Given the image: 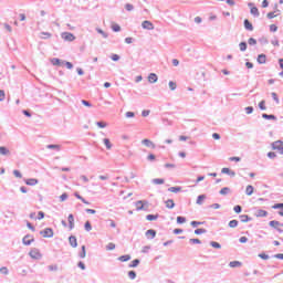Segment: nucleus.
I'll return each mask as SVG.
<instances>
[{
  "label": "nucleus",
  "mask_w": 283,
  "mask_h": 283,
  "mask_svg": "<svg viewBox=\"0 0 283 283\" xmlns=\"http://www.w3.org/2000/svg\"><path fill=\"white\" fill-rule=\"evenodd\" d=\"M174 207H176V203L174 202L172 199L166 200V208L167 209H174Z\"/></svg>",
  "instance_id": "26"
},
{
  "label": "nucleus",
  "mask_w": 283,
  "mask_h": 283,
  "mask_svg": "<svg viewBox=\"0 0 283 283\" xmlns=\"http://www.w3.org/2000/svg\"><path fill=\"white\" fill-rule=\"evenodd\" d=\"M168 191H170V193H178L179 191H182L181 187H170L168 188Z\"/></svg>",
  "instance_id": "30"
},
{
  "label": "nucleus",
  "mask_w": 283,
  "mask_h": 283,
  "mask_svg": "<svg viewBox=\"0 0 283 283\" xmlns=\"http://www.w3.org/2000/svg\"><path fill=\"white\" fill-rule=\"evenodd\" d=\"M104 145L106 149H112V142L108 138H104Z\"/></svg>",
  "instance_id": "46"
},
{
  "label": "nucleus",
  "mask_w": 283,
  "mask_h": 283,
  "mask_svg": "<svg viewBox=\"0 0 283 283\" xmlns=\"http://www.w3.org/2000/svg\"><path fill=\"white\" fill-rule=\"evenodd\" d=\"M230 191H231V188L224 187V188H222V189L219 191V193H220L221 196H227Z\"/></svg>",
  "instance_id": "35"
},
{
  "label": "nucleus",
  "mask_w": 283,
  "mask_h": 283,
  "mask_svg": "<svg viewBox=\"0 0 283 283\" xmlns=\"http://www.w3.org/2000/svg\"><path fill=\"white\" fill-rule=\"evenodd\" d=\"M221 174H227L228 176H230L231 178H235V171L229 169V168H222L221 169Z\"/></svg>",
  "instance_id": "15"
},
{
  "label": "nucleus",
  "mask_w": 283,
  "mask_h": 283,
  "mask_svg": "<svg viewBox=\"0 0 283 283\" xmlns=\"http://www.w3.org/2000/svg\"><path fill=\"white\" fill-rule=\"evenodd\" d=\"M253 191H254L253 186H251V185L247 186V188H245L247 196H253Z\"/></svg>",
  "instance_id": "29"
},
{
  "label": "nucleus",
  "mask_w": 283,
  "mask_h": 283,
  "mask_svg": "<svg viewBox=\"0 0 283 283\" xmlns=\"http://www.w3.org/2000/svg\"><path fill=\"white\" fill-rule=\"evenodd\" d=\"M272 209H283V203H275Z\"/></svg>",
  "instance_id": "63"
},
{
  "label": "nucleus",
  "mask_w": 283,
  "mask_h": 283,
  "mask_svg": "<svg viewBox=\"0 0 283 283\" xmlns=\"http://www.w3.org/2000/svg\"><path fill=\"white\" fill-rule=\"evenodd\" d=\"M154 185H165V179L156 178L153 179Z\"/></svg>",
  "instance_id": "43"
},
{
  "label": "nucleus",
  "mask_w": 283,
  "mask_h": 283,
  "mask_svg": "<svg viewBox=\"0 0 283 283\" xmlns=\"http://www.w3.org/2000/svg\"><path fill=\"white\" fill-rule=\"evenodd\" d=\"M119 262H129L132 260V255L125 254L118 258Z\"/></svg>",
  "instance_id": "27"
},
{
  "label": "nucleus",
  "mask_w": 283,
  "mask_h": 283,
  "mask_svg": "<svg viewBox=\"0 0 283 283\" xmlns=\"http://www.w3.org/2000/svg\"><path fill=\"white\" fill-rule=\"evenodd\" d=\"M240 220L241 222H251V217L249 214H241Z\"/></svg>",
  "instance_id": "31"
},
{
  "label": "nucleus",
  "mask_w": 283,
  "mask_h": 283,
  "mask_svg": "<svg viewBox=\"0 0 283 283\" xmlns=\"http://www.w3.org/2000/svg\"><path fill=\"white\" fill-rule=\"evenodd\" d=\"M190 224L196 229L197 227H200V224H205V221H191Z\"/></svg>",
  "instance_id": "41"
},
{
  "label": "nucleus",
  "mask_w": 283,
  "mask_h": 283,
  "mask_svg": "<svg viewBox=\"0 0 283 283\" xmlns=\"http://www.w3.org/2000/svg\"><path fill=\"white\" fill-rule=\"evenodd\" d=\"M138 264H140V260L135 259L132 261V263L128 266H129V269H136V266H138Z\"/></svg>",
  "instance_id": "28"
},
{
  "label": "nucleus",
  "mask_w": 283,
  "mask_h": 283,
  "mask_svg": "<svg viewBox=\"0 0 283 283\" xmlns=\"http://www.w3.org/2000/svg\"><path fill=\"white\" fill-rule=\"evenodd\" d=\"M187 222V218L185 217H177V224H185Z\"/></svg>",
  "instance_id": "45"
},
{
  "label": "nucleus",
  "mask_w": 283,
  "mask_h": 283,
  "mask_svg": "<svg viewBox=\"0 0 283 283\" xmlns=\"http://www.w3.org/2000/svg\"><path fill=\"white\" fill-rule=\"evenodd\" d=\"M210 247L213 249H222V245L216 241H210Z\"/></svg>",
  "instance_id": "40"
},
{
  "label": "nucleus",
  "mask_w": 283,
  "mask_h": 283,
  "mask_svg": "<svg viewBox=\"0 0 283 283\" xmlns=\"http://www.w3.org/2000/svg\"><path fill=\"white\" fill-rule=\"evenodd\" d=\"M229 266L231 269H238V266H242V262H240V261H232V262L229 263Z\"/></svg>",
  "instance_id": "25"
},
{
  "label": "nucleus",
  "mask_w": 283,
  "mask_h": 283,
  "mask_svg": "<svg viewBox=\"0 0 283 283\" xmlns=\"http://www.w3.org/2000/svg\"><path fill=\"white\" fill-rule=\"evenodd\" d=\"M249 8L250 9V13L253 15V17H260V10H258V7H253V2H249L248 3Z\"/></svg>",
  "instance_id": "7"
},
{
  "label": "nucleus",
  "mask_w": 283,
  "mask_h": 283,
  "mask_svg": "<svg viewBox=\"0 0 283 283\" xmlns=\"http://www.w3.org/2000/svg\"><path fill=\"white\" fill-rule=\"evenodd\" d=\"M148 83H158V75H156V73H150L148 75Z\"/></svg>",
  "instance_id": "18"
},
{
  "label": "nucleus",
  "mask_w": 283,
  "mask_h": 283,
  "mask_svg": "<svg viewBox=\"0 0 283 283\" xmlns=\"http://www.w3.org/2000/svg\"><path fill=\"white\" fill-rule=\"evenodd\" d=\"M269 216V212L266 210L260 209L255 212L256 218H266Z\"/></svg>",
  "instance_id": "16"
},
{
  "label": "nucleus",
  "mask_w": 283,
  "mask_h": 283,
  "mask_svg": "<svg viewBox=\"0 0 283 283\" xmlns=\"http://www.w3.org/2000/svg\"><path fill=\"white\" fill-rule=\"evenodd\" d=\"M30 258L33 260H39L41 259V252H39V249L34 248L29 252Z\"/></svg>",
  "instance_id": "6"
},
{
  "label": "nucleus",
  "mask_w": 283,
  "mask_h": 283,
  "mask_svg": "<svg viewBox=\"0 0 283 283\" xmlns=\"http://www.w3.org/2000/svg\"><path fill=\"white\" fill-rule=\"evenodd\" d=\"M142 145H145V147H149L150 149H156V144L149 139H143Z\"/></svg>",
  "instance_id": "10"
},
{
  "label": "nucleus",
  "mask_w": 283,
  "mask_h": 283,
  "mask_svg": "<svg viewBox=\"0 0 283 283\" xmlns=\"http://www.w3.org/2000/svg\"><path fill=\"white\" fill-rule=\"evenodd\" d=\"M145 235L148 240H154V238H156V230L149 229L146 231Z\"/></svg>",
  "instance_id": "13"
},
{
  "label": "nucleus",
  "mask_w": 283,
  "mask_h": 283,
  "mask_svg": "<svg viewBox=\"0 0 283 283\" xmlns=\"http://www.w3.org/2000/svg\"><path fill=\"white\" fill-rule=\"evenodd\" d=\"M256 61L259 65H264L266 63V54H259Z\"/></svg>",
  "instance_id": "17"
},
{
  "label": "nucleus",
  "mask_w": 283,
  "mask_h": 283,
  "mask_svg": "<svg viewBox=\"0 0 283 283\" xmlns=\"http://www.w3.org/2000/svg\"><path fill=\"white\" fill-rule=\"evenodd\" d=\"M125 10H127V12H132L134 10V4L132 3H126L125 4Z\"/></svg>",
  "instance_id": "50"
},
{
  "label": "nucleus",
  "mask_w": 283,
  "mask_h": 283,
  "mask_svg": "<svg viewBox=\"0 0 283 283\" xmlns=\"http://www.w3.org/2000/svg\"><path fill=\"white\" fill-rule=\"evenodd\" d=\"M243 25L245 30H248L249 32H253V24L251 23V21H249V19H245L243 21Z\"/></svg>",
  "instance_id": "14"
},
{
  "label": "nucleus",
  "mask_w": 283,
  "mask_h": 283,
  "mask_svg": "<svg viewBox=\"0 0 283 283\" xmlns=\"http://www.w3.org/2000/svg\"><path fill=\"white\" fill-rule=\"evenodd\" d=\"M202 233H207V229L205 228H199L195 230L196 235H202Z\"/></svg>",
  "instance_id": "39"
},
{
  "label": "nucleus",
  "mask_w": 283,
  "mask_h": 283,
  "mask_svg": "<svg viewBox=\"0 0 283 283\" xmlns=\"http://www.w3.org/2000/svg\"><path fill=\"white\" fill-rule=\"evenodd\" d=\"M13 176H15V178H23V175L19 170H13Z\"/></svg>",
  "instance_id": "58"
},
{
  "label": "nucleus",
  "mask_w": 283,
  "mask_h": 283,
  "mask_svg": "<svg viewBox=\"0 0 283 283\" xmlns=\"http://www.w3.org/2000/svg\"><path fill=\"white\" fill-rule=\"evenodd\" d=\"M262 118H264L265 120H277V117L275 115H269L266 113L262 114Z\"/></svg>",
  "instance_id": "19"
},
{
  "label": "nucleus",
  "mask_w": 283,
  "mask_h": 283,
  "mask_svg": "<svg viewBox=\"0 0 283 283\" xmlns=\"http://www.w3.org/2000/svg\"><path fill=\"white\" fill-rule=\"evenodd\" d=\"M269 227H271L272 229H275L277 233H283V223L280 221L272 220L269 222Z\"/></svg>",
  "instance_id": "1"
},
{
  "label": "nucleus",
  "mask_w": 283,
  "mask_h": 283,
  "mask_svg": "<svg viewBox=\"0 0 283 283\" xmlns=\"http://www.w3.org/2000/svg\"><path fill=\"white\" fill-rule=\"evenodd\" d=\"M272 149H274V151H279V154H281V156H283V142L276 140L274 143H272Z\"/></svg>",
  "instance_id": "2"
},
{
  "label": "nucleus",
  "mask_w": 283,
  "mask_h": 283,
  "mask_svg": "<svg viewBox=\"0 0 283 283\" xmlns=\"http://www.w3.org/2000/svg\"><path fill=\"white\" fill-rule=\"evenodd\" d=\"M259 108H260L262 112H266V101L262 99V101L259 103Z\"/></svg>",
  "instance_id": "32"
},
{
  "label": "nucleus",
  "mask_w": 283,
  "mask_h": 283,
  "mask_svg": "<svg viewBox=\"0 0 283 283\" xmlns=\"http://www.w3.org/2000/svg\"><path fill=\"white\" fill-rule=\"evenodd\" d=\"M96 32L98 34H102L103 39H107V36H109V34H107L105 31H103V29L101 28H96Z\"/></svg>",
  "instance_id": "36"
},
{
  "label": "nucleus",
  "mask_w": 283,
  "mask_h": 283,
  "mask_svg": "<svg viewBox=\"0 0 283 283\" xmlns=\"http://www.w3.org/2000/svg\"><path fill=\"white\" fill-rule=\"evenodd\" d=\"M239 48L241 52H247V48H248L247 42H240Z\"/></svg>",
  "instance_id": "42"
},
{
  "label": "nucleus",
  "mask_w": 283,
  "mask_h": 283,
  "mask_svg": "<svg viewBox=\"0 0 283 283\" xmlns=\"http://www.w3.org/2000/svg\"><path fill=\"white\" fill-rule=\"evenodd\" d=\"M145 203L147 205V201L139 200L136 202L137 211H147V208H145Z\"/></svg>",
  "instance_id": "11"
},
{
  "label": "nucleus",
  "mask_w": 283,
  "mask_h": 283,
  "mask_svg": "<svg viewBox=\"0 0 283 283\" xmlns=\"http://www.w3.org/2000/svg\"><path fill=\"white\" fill-rule=\"evenodd\" d=\"M128 277H129V280H136V271H129Z\"/></svg>",
  "instance_id": "51"
},
{
  "label": "nucleus",
  "mask_w": 283,
  "mask_h": 283,
  "mask_svg": "<svg viewBox=\"0 0 283 283\" xmlns=\"http://www.w3.org/2000/svg\"><path fill=\"white\" fill-rule=\"evenodd\" d=\"M248 43H249V45H258V40H255L254 38H250L248 40Z\"/></svg>",
  "instance_id": "53"
},
{
  "label": "nucleus",
  "mask_w": 283,
  "mask_h": 283,
  "mask_svg": "<svg viewBox=\"0 0 283 283\" xmlns=\"http://www.w3.org/2000/svg\"><path fill=\"white\" fill-rule=\"evenodd\" d=\"M239 222L238 220H231L229 223H228V227H230V229H235V227H238Z\"/></svg>",
  "instance_id": "38"
},
{
  "label": "nucleus",
  "mask_w": 283,
  "mask_h": 283,
  "mask_svg": "<svg viewBox=\"0 0 283 283\" xmlns=\"http://www.w3.org/2000/svg\"><path fill=\"white\" fill-rule=\"evenodd\" d=\"M69 229L72 231L74 229V214H69Z\"/></svg>",
  "instance_id": "20"
},
{
  "label": "nucleus",
  "mask_w": 283,
  "mask_h": 283,
  "mask_svg": "<svg viewBox=\"0 0 283 283\" xmlns=\"http://www.w3.org/2000/svg\"><path fill=\"white\" fill-rule=\"evenodd\" d=\"M244 109H245V114H251L253 112V106H248Z\"/></svg>",
  "instance_id": "64"
},
{
  "label": "nucleus",
  "mask_w": 283,
  "mask_h": 283,
  "mask_svg": "<svg viewBox=\"0 0 283 283\" xmlns=\"http://www.w3.org/2000/svg\"><path fill=\"white\" fill-rule=\"evenodd\" d=\"M41 39H52V33L50 32H41L40 33Z\"/></svg>",
  "instance_id": "33"
},
{
  "label": "nucleus",
  "mask_w": 283,
  "mask_h": 283,
  "mask_svg": "<svg viewBox=\"0 0 283 283\" xmlns=\"http://www.w3.org/2000/svg\"><path fill=\"white\" fill-rule=\"evenodd\" d=\"M142 28L144 30H154V23H151V21L149 20H145L143 23H142Z\"/></svg>",
  "instance_id": "8"
},
{
  "label": "nucleus",
  "mask_w": 283,
  "mask_h": 283,
  "mask_svg": "<svg viewBox=\"0 0 283 283\" xmlns=\"http://www.w3.org/2000/svg\"><path fill=\"white\" fill-rule=\"evenodd\" d=\"M24 182L29 187H35V185H39V179L30 178V179H25Z\"/></svg>",
  "instance_id": "12"
},
{
  "label": "nucleus",
  "mask_w": 283,
  "mask_h": 283,
  "mask_svg": "<svg viewBox=\"0 0 283 283\" xmlns=\"http://www.w3.org/2000/svg\"><path fill=\"white\" fill-rule=\"evenodd\" d=\"M86 255H87L86 248L85 245H82V251L78 253V258H81V260H85Z\"/></svg>",
  "instance_id": "22"
},
{
  "label": "nucleus",
  "mask_w": 283,
  "mask_h": 283,
  "mask_svg": "<svg viewBox=\"0 0 283 283\" xmlns=\"http://www.w3.org/2000/svg\"><path fill=\"white\" fill-rule=\"evenodd\" d=\"M205 200H207V195H199L197 197V205H203Z\"/></svg>",
  "instance_id": "21"
},
{
  "label": "nucleus",
  "mask_w": 283,
  "mask_h": 283,
  "mask_svg": "<svg viewBox=\"0 0 283 283\" xmlns=\"http://www.w3.org/2000/svg\"><path fill=\"white\" fill-rule=\"evenodd\" d=\"M40 235L43 238H54V230L52 228H45L40 231Z\"/></svg>",
  "instance_id": "3"
},
{
  "label": "nucleus",
  "mask_w": 283,
  "mask_h": 283,
  "mask_svg": "<svg viewBox=\"0 0 283 283\" xmlns=\"http://www.w3.org/2000/svg\"><path fill=\"white\" fill-rule=\"evenodd\" d=\"M32 242H34V237L27 234L23 237L22 239V244H24V247H30V244H32Z\"/></svg>",
  "instance_id": "5"
},
{
  "label": "nucleus",
  "mask_w": 283,
  "mask_h": 283,
  "mask_svg": "<svg viewBox=\"0 0 283 283\" xmlns=\"http://www.w3.org/2000/svg\"><path fill=\"white\" fill-rule=\"evenodd\" d=\"M259 258H261V260H269L270 256L266 253L262 252L259 254Z\"/></svg>",
  "instance_id": "60"
},
{
  "label": "nucleus",
  "mask_w": 283,
  "mask_h": 283,
  "mask_svg": "<svg viewBox=\"0 0 283 283\" xmlns=\"http://www.w3.org/2000/svg\"><path fill=\"white\" fill-rule=\"evenodd\" d=\"M189 242L190 244H202V241H200V239H190Z\"/></svg>",
  "instance_id": "54"
},
{
  "label": "nucleus",
  "mask_w": 283,
  "mask_h": 283,
  "mask_svg": "<svg viewBox=\"0 0 283 283\" xmlns=\"http://www.w3.org/2000/svg\"><path fill=\"white\" fill-rule=\"evenodd\" d=\"M1 275H10V270H8V266L0 268Z\"/></svg>",
  "instance_id": "34"
},
{
  "label": "nucleus",
  "mask_w": 283,
  "mask_h": 283,
  "mask_svg": "<svg viewBox=\"0 0 283 283\" xmlns=\"http://www.w3.org/2000/svg\"><path fill=\"white\" fill-rule=\"evenodd\" d=\"M271 96L273 101H275L276 105H280V97H277V93L273 92L271 93Z\"/></svg>",
  "instance_id": "44"
},
{
  "label": "nucleus",
  "mask_w": 283,
  "mask_h": 283,
  "mask_svg": "<svg viewBox=\"0 0 283 283\" xmlns=\"http://www.w3.org/2000/svg\"><path fill=\"white\" fill-rule=\"evenodd\" d=\"M46 149H55V151H61V145L49 144V145L46 146Z\"/></svg>",
  "instance_id": "24"
},
{
  "label": "nucleus",
  "mask_w": 283,
  "mask_h": 283,
  "mask_svg": "<svg viewBox=\"0 0 283 283\" xmlns=\"http://www.w3.org/2000/svg\"><path fill=\"white\" fill-rule=\"evenodd\" d=\"M96 125H97V127H99L101 129H105V127H107V124H105V122H97Z\"/></svg>",
  "instance_id": "55"
},
{
  "label": "nucleus",
  "mask_w": 283,
  "mask_h": 283,
  "mask_svg": "<svg viewBox=\"0 0 283 283\" xmlns=\"http://www.w3.org/2000/svg\"><path fill=\"white\" fill-rule=\"evenodd\" d=\"M84 229L87 232L92 231V223L90 221H86L85 224H84Z\"/></svg>",
  "instance_id": "47"
},
{
  "label": "nucleus",
  "mask_w": 283,
  "mask_h": 283,
  "mask_svg": "<svg viewBox=\"0 0 283 283\" xmlns=\"http://www.w3.org/2000/svg\"><path fill=\"white\" fill-rule=\"evenodd\" d=\"M112 30H113V32H120V25L114 24V25L112 27Z\"/></svg>",
  "instance_id": "59"
},
{
  "label": "nucleus",
  "mask_w": 283,
  "mask_h": 283,
  "mask_svg": "<svg viewBox=\"0 0 283 283\" xmlns=\"http://www.w3.org/2000/svg\"><path fill=\"white\" fill-rule=\"evenodd\" d=\"M0 154L1 156H8L10 155V149H8L6 146H0Z\"/></svg>",
  "instance_id": "23"
},
{
  "label": "nucleus",
  "mask_w": 283,
  "mask_h": 283,
  "mask_svg": "<svg viewBox=\"0 0 283 283\" xmlns=\"http://www.w3.org/2000/svg\"><path fill=\"white\" fill-rule=\"evenodd\" d=\"M48 269L49 271H59V265H49Z\"/></svg>",
  "instance_id": "62"
},
{
  "label": "nucleus",
  "mask_w": 283,
  "mask_h": 283,
  "mask_svg": "<svg viewBox=\"0 0 283 283\" xmlns=\"http://www.w3.org/2000/svg\"><path fill=\"white\" fill-rule=\"evenodd\" d=\"M69 198V196H67V193H62L61 196H60V200H61V202H65V200Z\"/></svg>",
  "instance_id": "61"
},
{
  "label": "nucleus",
  "mask_w": 283,
  "mask_h": 283,
  "mask_svg": "<svg viewBox=\"0 0 283 283\" xmlns=\"http://www.w3.org/2000/svg\"><path fill=\"white\" fill-rule=\"evenodd\" d=\"M52 65H61V60L59 57H53L51 60Z\"/></svg>",
  "instance_id": "49"
},
{
  "label": "nucleus",
  "mask_w": 283,
  "mask_h": 283,
  "mask_svg": "<svg viewBox=\"0 0 283 283\" xmlns=\"http://www.w3.org/2000/svg\"><path fill=\"white\" fill-rule=\"evenodd\" d=\"M69 244L73 248L76 249L78 247V241L76 240L75 235L69 237Z\"/></svg>",
  "instance_id": "9"
},
{
  "label": "nucleus",
  "mask_w": 283,
  "mask_h": 283,
  "mask_svg": "<svg viewBox=\"0 0 283 283\" xmlns=\"http://www.w3.org/2000/svg\"><path fill=\"white\" fill-rule=\"evenodd\" d=\"M168 85H169V88L171 90V92H174L176 90V87H177L176 82H174V81H170L168 83Z\"/></svg>",
  "instance_id": "52"
},
{
  "label": "nucleus",
  "mask_w": 283,
  "mask_h": 283,
  "mask_svg": "<svg viewBox=\"0 0 283 283\" xmlns=\"http://www.w3.org/2000/svg\"><path fill=\"white\" fill-rule=\"evenodd\" d=\"M61 36L64 41H69L70 43H72V41H76V36L71 32H63Z\"/></svg>",
  "instance_id": "4"
},
{
  "label": "nucleus",
  "mask_w": 283,
  "mask_h": 283,
  "mask_svg": "<svg viewBox=\"0 0 283 283\" xmlns=\"http://www.w3.org/2000/svg\"><path fill=\"white\" fill-rule=\"evenodd\" d=\"M158 214H147L146 216V220H148V221H154V220H158Z\"/></svg>",
  "instance_id": "37"
},
{
  "label": "nucleus",
  "mask_w": 283,
  "mask_h": 283,
  "mask_svg": "<svg viewBox=\"0 0 283 283\" xmlns=\"http://www.w3.org/2000/svg\"><path fill=\"white\" fill-rule=\"evenodd\" d=\"M268 158H270L271 160H273V158H277V154L270 151L268 153Z\"/></svg>",
  "instance_id": "56"
},
{
  "label": "nucleus",
  "mask_w": 283,
  "mask_h": 283,
  "mask_svg": "<svg viewBox=\"0 0 283 283\" xmlns=\"http://www.w3.org/2000/svg\"><path fill=\"white\" fill-rule=\"evenodd\" d=\"M114 249H116V244H114L113 242L106 245V251H114Z\"/></svg>",
  "instance_id": "48"
},
{
  "label": "nucleus",
  "mask_w": 283,
  "mask_h": 283,
  "mask_svg": "<svg viewBox=\"0 0 283 283\" xmlns=\"http://www.w3.org/2000/svg\"><path fill=\"white\" fill-rule=\"evenodd\" d=\"M233 211H235L237 213H242V206H234Z\"/></svg>",
  "instance_id": "57"
}]
</instances>
